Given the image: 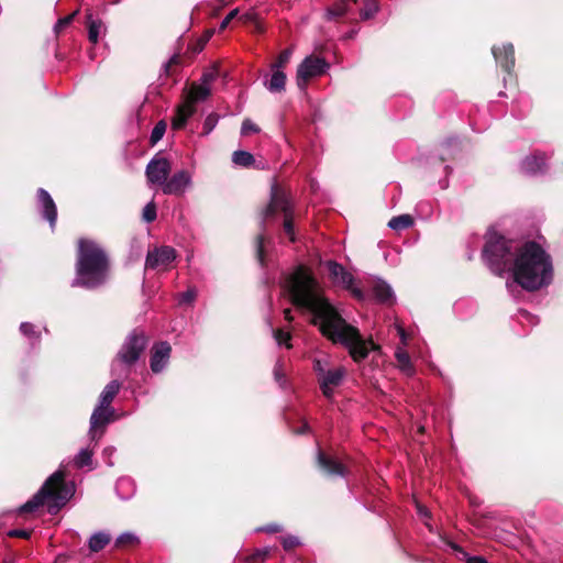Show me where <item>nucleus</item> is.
<instances>
[{"instance_id": "obj_1", "label": "nucleus", "mask_w": 563, "mask_h": 563, "mask_svg": "<svg viewBox=\"0 0 563 563\" xmlns=\"http://www.w3.org/2000/svg\"><path fill=\"white\" fill-rule=\"evenodd\" d=\"M283 288L296 307L311 312V321L322 335L332 343L347 349L355 362L364 360L369 351L378 349L372 340L364 339L356 327L342 318L322 295L321 286L306 267L298 266L290 273L285 278Z\"/></svg>"}, {"instance_id": "obj_2", "label": "nucleus", "mask_w": 563, "mask_h": 563, "mask_svg": "<svg viewBox=\"0 0 563 563\" xmlns=\"http://www.w3.org/2000/svg\"><path fill=\"white\" fill-rule=\"evenodd\" d=\"M483 257L494 274L511 272L514 280L528 291L548 286L553 278L551 257L536 242H526L519 246L495 231H489Z\"/></svg>"}, {"instance_id": "obj_3", "label": "nucleus", "mask_w": 563, "mask_h": 563, "mask_svg": "<svg viewBox=\"0 0 563 563\" xmlns=\"http://www.w3.org/2000/svg\"><path fill=\"white\" fill-rule=\"evenodd\" d=\"M109 273V260L104 250L95 241L80 239L76 262V277L71 285L85 288L101 286Z\"/></svg>"}, {"instance_id": "obj_4", "label": "nucleus", "mask_w": 563, "mask_h": 563, "mask_svg": "<svg viewBox=\"0 0 563 563\" xmlns=\"http://www.w3.org/2000/svg\"><path fill=\"white\" fill-rule=\"evenodd\" d=\"M65 474L62 470L52 474L42 488L20 507V512H32L42 506L47 498H52L54 506L59 509L63 507L74 495L75 487L71 484H66Z\"/></svg>"}, {"instance_id": "obj_5", "label": "nucleus", "mask_w": 563, "mask_h": 563, "mask_svg": "<svg viewBox=\"0 0 563 563\" xmlns=\"http://www.w3.org/2000/svg\"><path fill=\"white\" fill-rule=\"evenodd\" d=\"M210 92L211 88L209 86H203L201 82L192 84L186 101L177 108L172 128L174 130L183 129L187 120L196 112L195 103L207 99Z\"/></svg>"}, {"instance_id": "obj_6", "label": "nucleus", "mask_w": 563, "mask_h": 563, "mask_svg": "<svg viewBox=\"0 0 563 563\" xmlns=\"http://www.w3.org/2000/svg\"><path fill=\"white\" fill-rule=\"evenodd\" d=\"M276 212H282L284 214V231L288 235L289 240L294 242L295 230L291 205L284 194H279L277 190H274L272 194L271 202L264 211L263 220L266 221Z\"/></svg>"}, {"instance_id": "obj_7", "label": "nucleus", "mask_w": 563, "mask_h": 563, "mask_svg": "<svg viewBox=\"0 0 563 563\" xmlns=\"http://www.w3.org/2000/svg\"><path fill=\"white\" fill-rule=\"evenodd\" d=\"M329 69V64L324 58L318 56H308L297 68V85L305 89L309 79L323 75Z\"/></svg>"}, {"instance_id": "obj_8", "label": "nucleus", "mask_w": 563, "mask_h": 563, "mask_svg": "<svg viewBox=\"0 0 563 563\" xmlns=\"http://www.w3.org/2000/svg\"><path fill=\"white\" fill-rule=\"evenodd\" d=\"M145 346V335L142 333L133 332L128 336L126 341L122 345L120 352L118 353V358L122 363L131 365L139 360Z\"/></svg>"}, {"instance_id": "obj_9", "label": "nucleus", "mask_w": 563, "mask_h": 563, "mask_svg": "<svg viewBox=\"0 0 563 563\" xmlns=\"http://www.w3.org/2000/svg\"><path fill=\"white\" fill-rule=\"evenodd\" d=\"M329 271V277L331 282L339 287L350 290L355 297L361 298L362 292L354 286V277L347 272L341 264L334 261H328L324 263Z\"/></svg>"}, {"instance_id": "obj_10", "label": "nucleus", "mask_w": 563, "mask_h": 563, "mask_svg": "<svg viewBox=\"0 0 563 563\" xmlns=\"http://www.w3.org/2000/svg\"><path fill=\"white\" fill-rule=\"evenodd\" d=\"M176 258V251L170 246H161L148 251L145 267L148 269L166 271Z\"/></svg>"}, {"instance_id": "obj_11", "label": "nucleus", "mask_w": 563, "mask_h": 563, "mask_svg": "<svg viewBox=\"0 0 563 563\" xmlns=\"http://www.w3.org/2000/svg\"><path fill=\"white\" fill-rule=\"evenodd\" d=\"M170 172V163L166 157L156 155L146 166V178L150 184L164 187Z\"/></svg>"}, {"instance_id": "obj_12", "label": "nucleus", "mask_w": 563, "mask_h": 563, "mask_svg": "<svg viewBox=\"0 0 563 563\" xmlns=\"http://www.w3.org/2000/svg\"><path fill=\"white\" fill-rule=\"evenodd\" d=\"M114 411L110 406L98 404L90 418V437L98 440L103 434V427L113 420Z\"/></svg>"}, {"instance_id": "obj_13", "label": "nucleus", "mask_w": 563, "mask_h": 563, "mask_svg": "<svg viewBox=\"0 0 563 563\" xmlns=\"http://www.w3.org/2000/svg\"><path fill=\"white\" fill-rule=\"evenodd\" d=\"M191 186V174L187 170H179L175 173L164 184L163 192L166 195L181 196Z\"/></svg>"}, {"instance_id": "obj_14", "label": "nucleus", "mask_w": 563, "mask_h": 563, "mask_svg": "<svg viewBox=\"0 0 563 563\" xmlns=\"http://www.w3.org/2000/svg\"><path fill=\"white\" fill-rule=\"evenodd\" d=\"M37 201L42 216L48 221L52 228L55 227L57 220V209L51 195L43 188L37 190Z\"/></svg>"}, {"instance_id": "obj_15", "label": "nucleus", "mask_w": 563, "mask_h": 563, "mask_svg": "<svg viewBox=\"0 0 563 563\" xmlns=\"http://www.w3.org/2000/svg\"><path fill=\"white\" fill-rule=\"evenodd\" d=\"M345 375L344 367H338L334 369L325 371L320 378V386L323 395L327 398H330L333 393V388L341 384L343 377Z\"/></svg>"}, {"instance_id": "obj_16", "label": "nucleus", "mask_w": 563, "mask_h": 563, "mask_svg": "<svg viewBox=\"0 0 563 563\" xmlns=\"http://www.w3.org/2000/svg\"><path fill=\"white\" fill-rule=\"evenodd\" d=\"M170 345L167 342H161L153 347L151 355L152 372L159 373L165 368L170 356Z\"/></svg>"}, {"instance_id": "obj_17", "label": "nucleus", "mask_w": 563, "mask_h": 563, "mask_svg": "<svg viewBox=\"0 0 563 563\" xmlns=\"http://www.w3.org/2000/svg\"><path fill=\"white\" fill-rule=\"evenodd\" d=\"M318 464L330 476L345 475V467L335 459L324 455L321 451L318 453Z\"/></svg>"}, {"instance_id": "obj_18", "label": "nucleus", "mask_w": 563, "mask_h": 563, "mask_svg": "<svg viewBox=\"0 0 563 563\" xmlns=\"http://www.w3.org/2000/svg\"><path fill=\"white\" fill-rule=\"evenodd\" d=\"M493 54L503 68L507 71L511 69L515 64L514 46L511 44L504 45L503 48L493 47Z\"/></svg>"}, {"instance_id": "obj_19", "label": "nucleus", "mask_w": 563, "mask_h": 563, "mask_svg": "<svg viewBox=\"0 0 563 563\" xmlns=\"http://www.w3.org/2000/svg\"><path fill=\"white\" fill-rule=\"evenodd\" d=\"M545 166V157L540 154L528 156L521 163V169L527 175H537L543 172Z\"/></svg>"}, {"instance_id": "obj_20", "label": "nucleus", "mask_w": 563, "mask_h": 563, "mask_svg": "<svg viewBox=\"0 0 563 563\" xmlns=\"http://www.w3.org/2000/svg\"><path fill=\"white\" fill-rule=\"evenodd\" d=\"M272 76L269 77V79H266L264 81V85L268 89V91L273 93L283 92L286 86V75L283 70L277 68H272Z\"/></svg>"}, {"instance_id": "obj_21", "label": "nucleus", "mask_w": 563, "mask_h": 563, "mask_svg": "<svg viewBox=\"0 0 563 563\" xmlns=\"http://www.w3.org/2000/svg\"><path fill=\"white\" fill-rule=\"evenodd\" d=\"M395 357L397 360L398 367L402 373H405L408 376L413 375V365L411 363L409 354L407 353L404 346H398L396 349Z\"/></svg>"}, {"instance_id": "obj_22", "label": "nucleus", "mask_w": 563, "mask_h": 563, "mask_svg": "<svg viewBox=\"0 0 563 563\" xmlns=\"http://www.w3.org/2000/svg\"><path fill=\"white\" fill-rule=\"evenodd\" d=\"M120 383L118 380H111L102 390L99 404L103 406H110L114 397L120 390Z\"/></svg>"}, {"instance_id": "obj_23", "label": "nucleus", "mask_w": 563, "mask_h": 563, "mask_svg": "<svg viewBox=\"0 0 563 563\" xmlns=\"http://www.w3.org/2000/svg\"><path fill=\"white\" fill-rule=\"evenodd\" d=\"M110 542V536L106 532H97V533H93L90 538H89V549L92 551V552H98L100 550H102L108 543Z\"/></svg>"}, {"instance_id": "obj_24", "label": "nucleus", "mask_w": 563, "mask_h": 563, "mask_svg": "<svg viewBox=\"0 0 563 563\" xmlns=\"http://www.w3.org/2000/svg\"><path fill=\"white\" fill-rule=\"evenodd\" d=\"M102 23L99 20H93L91 14L88 15V38L92 44H96L102 32Z\"/></svg>"}, {"instance_id": "obj_25", "label": "nucleus", "mask_w": 563, "mask_h": 563, "mask_svg": "<svg viewBox=\"0 0 563 563\" xmlns=\"http://www.w3.org/2000/svg\"><path fill=\"white\" fill-rule=\"evenodd\" d=\"M413 224V220L409 214H401L394 217L389 220L388 227L396 231H401L410 228Z\"/></svg>"}, {"instance_id": "obj_26", "label": "nucleus", "mask_w": 563, "mask_h": 563, "mask_svg": "<svg viewBox=\"0 0 563 563\" xmlns=\"http://www.w3.org/2000/svg\"><path fill=\"white\" fill-rule=\"evenodd\" d=\"M374 294L376 298L383 302H388L393 298V290L390 286L384 282H379L375 285Z\"/></svg>"}, {"instance_id": "obj_27", "label": "nucleus", "mask_w": 563, "mask_h": 563, "mask_svg": "<svg viewBox=\"0 0 563 563\" xmlns=\"http://www.w3.org/2000/svg\"><path fill=\"white\" fill-rule=\"evenodd\" d=\"M232 162L235 165L247 167L254 163V157L250 152L235 151L232 155Z\"/></svg>"}, {"instance_id": "obj_28", "label": "nucleus", "mask_w": 563, "mask_h": 563, "mask_svg": "<svg viewBox=\"0 0 563 563\" xmlns=\"http://www.w3.org/2000/svg\"><path fill=\"white\" fill-rule=\"evenodd\" d=\"M347 8L344 0H340L325 11V18L333 20L345 14Z\"/></svg>"}, {"instance_id": "obj_29", "label": "nucleus", "mask_w": 563, "mask_h": 563, "mask_svg": "<svg viewBox=\"0 0 563 563\" xmlns=\"http://www.w3.org/2000/svg\"><path fill=\"white\" fill-rule=\"evenodd\" d=\"M379 9L377 0H366L364 7L361 10V16L364 20L373 18Z\"/></svg>"}, {"instance_id": "obj_30", "label": "nucleus", "mask_w": 563, "mask_h": 563, "mask_svg": "<svg viewBox=\"0 0 563 563\" xmlns=\"http://www.w3.org/2000/svg\"><path fill=\"white\" fill-rule=\"evenodd\" d=\"M92 463V453L88 449H82L78 452L75 457V464L77 467L89 466Z\"/></svg>"}, {"instance_id": "obj_31", "label": "nucleus", "mask_w": 563, "mask_h": 563, "mask_svg": "<svg viewBox=\"0 0 563 563\" xmlns=\"http://www.w3.org/2000/svg\"><path fill=\"white\" fill-rule=\"evenodd\" d=\"M137 542V537L131 532H124L120 534L115 540V545L118 548H123L125 545H131Z\"/></svg>"}, {"instance_id": "obj_32", "label": "nucleus", "mask_w": 563, "mask_h": 563, "mask_svg": "<svg viewBox=\"0 0 563 563\" xmlns=\"http://www.w3.org/2000/svg\"><path fill=\"white\" fill-rule=\"evenodd\" d=\"M166 131V124L164 121H159L153 129L151 133V142L152 144H156L162 140Z\"/></svg>"}, {"instance_id": "obj_33", "label": "nucleus", "mask_w": 563, "mask_h": 563, "mask_svg": "<svg viewBox=\"0 0 563 563\" xmlns=\"http://www.w3.org/2000/svg\"><path fill=\"white\" fill-rule=\"evenodd\" d=\"M274 336H275V340L278 345H285L288 349L291 347V344H290L291 336H290L289 332H286L284 330H277L274 333Z\"/></svg>"}, {"instance_id": "obj_34", "label": "nucleus", "mask_w": 563, "mask_h": 563, "mask_svg": "<svg viewBox=\"0 0 563 563\" xmlns=\"http://www.w3.org/2000/svg\"><path fill=\"white\" fill-rule=\"evenodd\" d=\"M290 56H291L290 49L283 51L279 54L277 60L272 65V68H277V69L282 70V68L285 67L287 65V63L289 62Z\"/></svg>"}, {"instance_id": "obj_35", "label": "nucleus", "mask_w": 563, "mask_h": 563, "mask_svg": "<svg viewBox=\"0 0 563 563\" xmlns=\"http://www.w3.org/2000/svg\"><path fill=\"white\" fill-rule=\"evenodd\" d=\"M143 219L146 222H153L156 219V206L150 201L143 209Z\"/></svg>"}, {"instance_id": "obj_36", "label": "nucleus", "mask_w": 563, "mask_h": 563, "mask_svg": "<svg viewBox=\"0 0 563 563\" xmlns=\"http://www.w3.org/2000/svg\"><path fill=\"white\" fill-rule=\"evenodd\" d=\"M450 545L452 547L453 550L460 552L466 559L467 563H487V561L483 556H477V555L476 556H470L459 545L453 544V543L450 544Z\"/></svg>"}, {"instance_id": "obj_37", "label": "nucleus", "mask_w": 563, "mask_h": 563, "mask_svg": "<svg viewBox=\"0 0 563 563\" xmlns=\"http://www.w3.org/2000/svg\"><path fill=\"white\" fill-rule=\"evenodd\" d=\"M258 126L253 123L250 119H245L242 123L241 133L242 135H249L250 133H257Z\"/></svg>"}, {"instance_id": "obj_38", "label": "nucleus", "mask_w": 563, "mask_h": 563, "mask_svg": "<svg viewBox=\"0 0 563 563\" xmlns=\"http://www.w3.org/2000/svg\"><path fill=\"white\" fill-rule=\"evenodd\" d=\"M280 540L285 550H291L300 544L299 539L295 536L283 537Z\"/></svg>"}, {"instance_id": "obj_39", "label": "nucleus", "mask_w": 563, "mask_h": 563, "mask_svg": "<svg viewBox=\"0 0 563 563\" xmlns=\"http://www.w3.org/2000/svg\"><path fill=\"white\" fill-rule=\"evenodd\" d=\"M217 76H218L217 70L211 69L209 71L203 73V75L201 76L200 82L203 86H209L211 88V84L216 80Z\"/></svg>"}, {"instance_id": "obj_40", "label": "nucleus", "mask_w": 563, "mask_h": 563, "mask_svg": "<svg viewBox=\"0 0 563 563\" xmlns=\"http://www.w3.org/2000/svg\"><path fill=\"white\" fill-rule=\"evenodd\" d=\"M196 290L195 289H188L187 291L179 295V303H191L196 298Z\"/></svg>"}, {"instance_id": "obj_41", "label": "nucleus", "mask_w": 563, "mask_h": 563, "mask_svg": "<svg viewBox=\"0 0 563 563\" xmlns=\"http://www.w3.org/2000/svg\"><path fill=\"white\" fill-rule=\"evenodd\" d=\"M274 376L279 384L284 383L285 373L283 371V365L280 362H277L274 367Z\"/></svg>"}, {"instance_id": "obj_42", "label": "nucleus", "mask_w": 563, "mask_h": 563, "mask_svg": "<svg viewBox=\"0 0 563 563\" xmlns=\"http://www.w3.org/2000/svg\"><path fill=\"white\" fill-rule=\"evenodd\" d=\"M239 10L234 9L228 13V15L222 20L220 24V30H224L229 23L238 15Z\"/></svg>"}, {"instance_id": "obj_43", "label": "nucleus", "mask_w": 563, "mask_h": 563, "mask_svg": "<svg viewBox=\"0 0 563 563\" xmlns=\"http://www.w3.org/2000/svg\"><path fill=\"white\" fill-rule=\"evenodd\" d=\"M20 331L24 335L31 336L32 334H34V325L32 323H29V322H22L21 325H20Z\"/></svg>"}, {"instance_id": "obj_44", "label": "nucleus", "mask_w": 563, "mask_h": 563, "mask_svg": "<svg viewBox=\"0 0 563 563\" xmlns=\"http://www.w3.org/2000/svg\"><path fill=\"white\" fill-rule=\"evenodd\" d=\"M263 243H264V239L262 235H260L256 241V254H257V257H258V261L261 264H263V262H264V260H263Z\"/></svg>"}, {"instance_id": "obj_45", "label": "nucleus", "mask_w": 563, "mask_h": 563, "mask_svg": "<svg viewBox=\"0 0 563 563\" xmlns=\"http://www.w3.org/2000/svg\"><path fill=\"white\" fill-rule=\"evenodd\" d=\"M396 329H397V332H398V334L400 336L402 345L406 346L407 342H408L407 332L405 331V329L400 324H396Z\"/></svg>"}, {"instance_id": "obj_46", "label": "nucleus", "mask_w": 563, "mask_h": 563, "mask_svg": "<svg viewBox=\"0 0 563 563\" xmlns=\"http://www.w3.org/2000/svg\"><path fill=\"white\" fill-rule=\"evenodd\" d=\"M268 554V550H257L253 555L249 558V561H255L256 559H265Z\"/></svg>"}, {"instance_id": "obj_47", "label": "nucleus", "mask_w": 563, "mask_h": 563, "mask_svg": "<svg viewBox=\"0 0 563 563\" xmlns=\"http://www.w3.org/2000/svg\"><path fill=\"white\" fill-rule=\"evenodd\" d=\"M76 14H77V11H75L73 14L66 16L65 19L59 20L58 23L56 24V29L68 25L73 21L74 16Z\"/></svg>"}, {"instance_id": "obj_48", "label": "nucleus", "mask_w": 563, "mask_h": 563, "mask_svg": "<svg viewBox=\"0 0 563 563\" xmlns=\"http://www.w3.org/2000/svg\"><path fill=\"white\" fill-rule=\"evenodd\" d=\"M9 536L10 537H19V538H27L30 536V532L26 530L15 529V530L9 531Z\"/></svg>"}, {"instance_id": "obj_49", "label": "nucleus", "mask_w": 563, "mask_h": 563, "mask_svg": "<svg viewBox=\"0 0 563 563\" xmlns=\"http://www.w3.org/2000/svg\"><path fill=\"white\" fill-rule=\"evenodd\" d=\"M260 530L268 533H274L280 531L282 527L279 525H268L266 527L261 528Z\"/></svg>"}, {"instance_id": "obj_50", "label": "nucleus", "mask_w": 563, "mask_h": 563, "mask_svg": "<svg viewBox=\"0 0 563 563\" xmlns=\"http://www.w3.org/2000/svg\"><path fill=\"white\" fill-rule=\"evenodd\" d=\"M417 511L423 518H428L429 517V510L424 506H422V505H420L418 503H417Z\"/></svg>"}, {"instance_id": "obj_51", "label": "nucleus", "mask_w": 563, "mask_h": 563, "mask_svg": "<svg viewBox=\"0 0 563 563\" xmlns=\"http://www.w3.org/2000/svg\"><path fill=\"white\" fill-rule=\"evenodd\" d=\"M314 369L317 371L319 377H322V374L325 372V369L322 367L321 361H316Z\"/></svg>"}, {"instance_id": "obj_52", "label": "nucleus", "mask_w": 563, "mask_h": 563, "mask_svg": "<svg viewBox=\"0 0 563 563\" xmlns=\"http://www.w3.org/2000/svg\"><path fill=\"white\" fill-rule=\"evenodd\" d=\"M203 129H205L206 133H209L212 130V124L210 122V118L207 119Z\"/></svg>"}, {"instance_id": "obj_53", "label": "nucleus", "mask_w": 563, "mask_h": 563, "mask_svg": "<svg viewBox=\"0 0 563 563\" xmlns=\"http://www.w3.org/2000/svg\"><path fill=\"white\" fill-rule=\"evenodd\" d=\"M284 316H285V319H286L287 321H291V320H292V316H291V311H290V309H285V310H284Z\"/></svg>"}, {"instance_id": "obj_54", "label": "nucleus", "mask_w": 563, "mask_h": 563, "mask_svg": "<svg viewBox=\"0 0 563 563\" xmlns=\"http://www.w3.org/2000/svg\"><path fill=\"white\" fill-rule=\"evenodd\" d=\"M175 60V57L172 58L166 65H165V68L166 70L168 69L169 65Z\"/></svg>"}, {"instance_id": "obj_55", "label": "nucleus", "mask_w": 563, "mask_h": 563, "mask_svg": "<svg viewBox=\"0 0 563 563\" xmlns=\"http://www.w3.org/2000/svg\"><path fill=\"white\" fill-rule=\"evenodd\" d=\"M307 429H308V424H305V426H303V428H302V430H301L300 432H303V431H306Z\"/></svg>"}, {"instance_id": "obj_56", "label": "nucleus", "mask_w": 563, "mask_h": 563, "mask_svg": "<svg viewBox=\"0 0 563 563\" xmlns=\"http://www.w3.org/2000/svg\"><path fill=\"white\" fill-rule=\"evenodd\" d=\"M112 451H113L112 449H106V451H104V452H108V454H111V453H112Z\"/></svg>"}, {"instance_id": "obj_57", "label": "nucleus", "mask_w": 563, "mask_h": 563, "mask_svg": "<svg viewBox=\"0 0 563 563\" xmlns=\"http://www.w3.org/2000/svg\"><path fill=\"white\" fill-rule=\"evenodd\" d=\"M112 451H113L112 449H106V451H104V452H108V454H111V453H112Z\"/></svg>"}]
</instances>
